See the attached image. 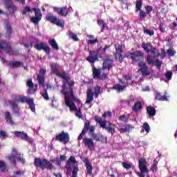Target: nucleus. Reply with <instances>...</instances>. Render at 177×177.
<instances>
[{"instance_id": "nucleus-1", "label": "nucleus", "mask_w": 177, "mask_h": 177, "mask_svg": "<svg viewBox=\"0 0 177 177\" xmlns=\"http://www.w3.org/2000/svg\"><path fill=\"white\" fill-rule=\"evenodd\" d=\"M145 57V53L140 50H136L134 52H131V59L133 63L138 62L139 70L143 77H149L151 74V71L149 70V66L146 62H144L143 60Z\"/></svg>"}, {"instance_id": "nucleus-2", "label": "nucleus", "mask_w": 177, "mask_h": 177, "mask_svg": "<svg viewBox=\"0 0 177 177\" xmlns=\"http://www.w3.org/2000/svg\"><path fill=\"white\" fill-rule=\"evenodd\" d=\"M70 79H68V81H66L68 88H67V86H66V84L64 83L62 86V90L61 91V93L64 95V96H70L72 97L73 100L75 101L76 103H81V100L78 99L77 97H75L74 95V88L73 86H74V81H69Z\"/></svg>"}, {"instance_id": "nucleus-3", "label": "nucleus", "mask_w": 177, "mask_h": 177, "mask_svg": "<svg viewBox=\"0 0 177 177\" xmlns=\"http://www.w3.org/2000/svg\"><path fill=\"white\" fill-rule=\"evenodd\" d=\"M34 165L37 168H40V169H45L47 168L48 169H53L54 167L50 162L48 160L40 158H35L34 159Z\"/></svg>"}, {"instance_id": "nucleus-4", "label": "nucleus", "mask_w": 177, "mask_h": 177, "mask_svg": "<svg viewBox=\"0 0 177 177\" xmlns=\"http://www.w3.org/2000/svg\"><path fill=\"white\" fill-rule=\"evenodd\" d=\"M46 20L51 23V24H55V26L61 27L62 28H64V21L57 18V17L53 15L52 13L47 14Z\"/></svg>"}, {"instance_id": "nucleus-5", "label": "nucleus", "mask_w": 177, "mask_h": 177, "mask_svg": "<svg viewBox=\"0 0 177 177\" xmlns=\"http://www.w3.org/2000/svg\"><path fill=\"white\" fill-rule=\"evenodd\" d=\"M149 53L151 55H148L146 58V62L149 66H154L156 63L154 62V59L160 56V51L156 47H153L152 49L149 51Z\"/></svg>"}, {"instance_id": "nucleus-6", "label": "nucleus", "mask_w": 177, "mask_h": 177, "mask_svg": "<svg viewBox=\"0 0 177 177\" xmlns=\"http://www.w3.org/2000/svg\"><path fill=\"white\" fill-rule=\"evenodd\" d=\"M89 56L86 57V60L91 64L99 62V59H103V56L101 54H97V51L93 50H88Z\"/></svg>"}, {"instance_id": "nucleus-7", "label": "nucleus", "mask_w": 177, "mask_h": 177, "mask_svg": "<svg viewBox=\"0 0 177 177\" xmlns=\"http://www.w3.org/2000/svg\"><path fill=\"white\" fill-rule=\"evenodd\" d=\"M95 126L91 125V121L85 120L83 130L82 131V133L79 135L77 140H82V139L84 138V135H86V132H93Z\"/></svg>"}, {"instance_id": "nucleus-8", "label": "nucleus", "mask_w": 177, "mask_h": 177, "mask_svg": "<svg viewBox=\"0 0 177 177\" xmlns=\"http://www.w3.org/2000/svg\"><path fill=\"white\" fill-rule=\"evenodd\" d=\"M147 162H146V159L140 158L138 161V168L140 171V173L138 174L139 177H145V174H149V169L147 168Z\"/></svg>"}, {"instance_id": "nucleus-9", "label": "nucleus", "mask_w": 177, "mask_h": 177, "mask_svg": "<svg viewBox=\"0 0 177 177\" xmlns=\"http://www.w3.org/2000/svg\"><path fill=\"white\" fill-rule=\"evenodd\" d=\"M53 140H57L64 145H67V143L70 142V135H68V133H66L62 131L60 133L57 134Z\"/></svg>"}, {"instance_id": "nucleus-10", "label": "nucleus", "mask_w": 177, "mask_h": 177, "mask_svg": "<svg viewBox=\"0 0 177 177\" xmlns=\"http://www.w3.org/2000/svg\"><path fill=\"white\" fill-rule=\"evenodd\" d=\"M51 73L57 75V77H59L60 78H62V80H64L65 81H68V80H70V76H68V73H59V68H57V64H53L51 65Z\"/></svg>"}, {"instance_id": "nucleus-11", "label": "nucleus", "mask_w": 177, "mask_h": 177, "mask_svg": "<svg viewBox=\"0 0 177 177\" xmlns=\"http://www.w3.org/2000/svg\"><path fill=\"white\" fill-rule=\"evenodd\" d=\"M96 127L94 126L93 132L88 131V135H91L93 138V140H95V142H101V143H107V137L100 134V133H95V129Z\"/></svg>"}, {"instance_id": "nucleus-12", "label": "nucleus", "mask_w": 177, "mask_h": 177, "mask_svg": "<svg viewBox=\"0 0 177 177\" xmlns=\"http://www.w3.org/2000/svg\"><path fill=\"white\" fill-rule=\"evenodd\" d=\"M23 102V95L15 96L14 101H10L9 103L12 107V111L17 115H19V106H17V103H21Z\"/></svg>"}, {"instance_id": "nucleus-13", "label": "nucleus", "mask_w": 177, "mask_h": 177, "mask_svg": "<svg viewBox=\"0 0 177 177\" xmlns=\"http://www.w3.org/2000/svg\"><path fill=\"white\" fill-rule=\"evenodd\" d=\"M45 75H46V69L41 68L37 75V81L39 86L45 88Z\"/></svg>"}, {"instance_id": "nucleus-14", "label": "nucleus", "mask_w": 177, "mask_h": 177, "mask_svg": "<svg viewBox=\"0 0 177 177\" xmlns=\"http://www.w3.org/2000/svg\"><path fill=\"white\" fill-rule=\"evenodd\" d=\"M26 86H28V95H34L38 89V84H34L32 79H28L26 81Z\"/></svg>"}, {"instance_id": "nucleus-15", "label": "nucleus", "mask_w": 177, "mask_h": 177, "mask_svg": "<svg viewBox=\"0 0 177 177\" xmlns=\"http://www.w3.org/2000/svg\"><path fill=\"white\" fill-rule=\"evenodd\" d=\"M0 50H6L8 55H14L12 46L5 40L0 42Z\"/></svg>"}, {"instance_id": "nucleus-16", "label": "nucleus", "mask_w": 177, "mask_h": 177, "mask_svg": "<svg viewBox=\"0 0 177 177\" xmlns=\"http://www.w3.org/2000/svg\"><path fill=\"white\" fill-rule=\"evenodd\" d=\"M32 10L35 12V17H32L30 19V21L34 24H38L39 21H41V19H42V13L41 12V10L34 8H32Z\"/></svg>"}, {"instance_id": "nucleus-17", "label": "nucleus", "mask_w": 177, "mask_h": 177, "mask_svg": "<svg viewBox=\"0 0 177 177\" xmlns=\"http://www.w3.org/2000/svg\"><path fill=\"white\" fill-rule=\"evenodd\" d=\"M113 59L110 58L109 56H106L105 59H103L102 71L108 70L110 71V69L113 68Z\"/></svg>"}, {"instance_id": "nucleus-18", "label": "nucleus", "mask_w": 177, "mask_h": 177, "mask_svg": "<svg viewBox=\"0 0 177 177\" xmlns=\"http://www.w3.org/2000/svg\"><path fill=\"white\" fill-rule=\"evenodd\" d=\"M53 11L57 13V15H59V16H64L65 17L68 15V13L70 12V9L67 8V6L65 7H53Z\"/></svg>"}, {"instance_id": "nucleus-19", "label": "nucleus", "mask_w": 177, "mask_h": 177, "mask_svg": "<svg viewBox=\"0 0 177 177\" xmlns=\"http://www.w3.org/2000/svg\"><path fill=\"white\" fill-rule=\"evenodd\" d=\"M23 103H26L28 105V108L32 113H35V103H34V98L30 97H23Z\"/></svg>"}, {"instance_id": "nucleus-20", "label": "nucleus", "mask_w": 177, "mask_h": 177, "mask_svg": "<svg viewBox=\"0 0 177 177\" xmlns=\"http://www.w3.org/2000/svg\"><path fill=\"white\" fill-rule=\"evenodd\" d=\"M37 50H44L46 55H50V48L45 43L37 44L34 46Z\"/></svg>"}, {"instance_id": "nucleus-21", "label": "nucleus", "mask_w": 177, "mask_h": 177, "mask_svg": "<svg viewBox=\"0 0 177 177\" xmlns=\"http://www.w3.org/2000/svg\"><path fill=\"white\" fill-rule=\"evenodd\" d=\"M155 99L156 100H159L160 102H168L169 97V95L167 92L165 93L163 95H162L161 93L158 91H155L154 93Z\"/></svg>"}, {"instance_id": "nucleus-22", "label": "nucleus", "mask_w": 177, "mask_h": 177, "mask_svg": "<svg viewBox=\"0 0 177 177\" xmlns=\"http://www.w3.org/2000/svg\"><path fill=\"white\" fill-rule=\"evenodd\" d=\"M65 104L69 107L71 111H75L77 110V106L73 101H71L70 95H65Z\"/></svg>"}, {"instance_id": "nucleus-23", "label": "nucleus", "mask_w": 177, "mask_h": 177, "mask_svg": "<svg viewBox=\"0 0 177 177\" xmlns=\"http://www.w3.org/2000/svg\"><path fill=\"white\" fill-rule=\"evenodd\" d=\"M83 143L84 146L87 147L89 150H93V149H95V142H93V139L92 138H84Z\"/></svg>"}, {"instance_id": "nucleus-24", "label": "nucleus", "mask_w": 177, "mask_h": 177, "mask_svg": "<svg viewBox=\"0 0 177 177\" xmlns=\"http://www.w3.org/2000/svg\"><path fill=\"white\" fill-rule=\"evenodd\" d=\"M82 160L83 162L85 163V167L87 170V174L88 175H92V171H93V167H92V164L91 163V162H89V159L85 157V158H83Z\"/></svg>"}, {"instance_id": "nucleus-25", "label": "nucleus", "mask_w": 177, "mask_h": 177, "mask_svg": "<svg viewBox=\"0 0 177 177\" xmlns=\"http://www.w3.org/2000/svg\"><path fill=\"white\" fill-rule=\"evenodd\" d=\"M9 161L12 162V164L16 165V161H21V157L20 154L16 153L15 154H12L8 157Z\"/></svg>"}, {"instance_id": "nucleus-26", "label": "nucleus", "mask_w": 177, "mask_h": 177, "mask_svg": "<svg viewBox=\"0 0 177 177\" xmlns=\"http://www.w3.org/2000/svg\"><path fill=\"white\" fill-rule=\"evenodd\" d=\"M123 127L124 128H120L118 129L119 132L121 133H126V132H131L132 129H133L135 127L129 124H124Z\"/></svg>"}, {"instance_id": "nucleus-27", "label": "nucleus", "mask_w": 177, "mask_h": 177, "mask_svg": "<svg viewBox=\"0 0 177 177\" xmlns=\"http://www.w3.org/2000/svg\"><path fill=\"white\" fill-rule=\"evenodd\" d=\"M93 102V92L92 88H88L87 90V99L86 100V104H91Z\"/></svg>"}, {"instance_id": "nucleus-28", "label": "nucleus", "mask_w": 177, "mask_h": 177, "mask_svg": "<svg viewBox=\"0 0 177 177\" xmlns=\"http://www.w3.org/2000/svg\"><path fill=\"white\" fill-rule=\"evenodd\" d=\"M5 5L6 6V9L9 10L11 9L12 13H14V12L16 10V6L13 5V3H12L11 0H4Z\"/></svg>"}, {"instance_id": "nucleus-29", "label": "nucleus", "mask_w": 177, "mask_h": 177, "mask_svg": "<svg viewBox=\"0 0 177 177\" xmlns=\"http://www.w3.org/2000/svg\"><path fill=\"white\" fill-rule=\"evenodd\" d=\"M126 88V86H122L120 84H116L111 87V89H113L114 91H117L118 93H120L121 92H124Z\"/></svg>"}, {"instance_id": "nucleus-30", "label": "nucleus", "mask_w": 177, "mask_h": 177, "mask_svg": "<svg viewBox=\"0 0 177 177\" xmlns=\"http://www.w3.org/2000/svg\"><path fill=\"white\" fill-rule=\"evenodd\" d=\"M141 48L144 49L145 52L147 53H150V51L153 49V45L151 43H142L141 44Z\"/></svg>"}, {"instance_id": "nucleus-31", "label": "nucleus", "mask_w": 177, "mask_h": 177, "mask_svg": "<svg viewBox=\"0 0 177 177\" xmlns=\"http://www.w3.org/2000/svg\"><path fill=\"white\" fill-rule=\"evenodd\" d=\"M109 73H110L109 70H102L98 80H101L102 81L107 80L109 78Z\"/></svg>"}, {"instance_id": "nucleus-32", "label": "nucleus", "mask_w": 177, "mask_h": 177, "mask_svg": "<svg viewBox=\"0 0 177 177\" xmlns=\"http://www.w3.org/2000/svg\"><path fill=\"white\" fill-rule=\"evenodd\" d=\"M147 113H148V115L149 117H154L157 113V111L156 109L151 106H149L147 107Z\"/></svg>"}, {"instance_id": "nucleus-33", "label": "nucleus", "mask_w": 177, "mask_h": 177, "mask_svg": "<svg viewBox=\"0 0 177 177\" xmlns=\"http://www.w3.org/2000/svg\"><path fill=\"white\" fill-rule=\"evenodd\" d=\"M4 118L7 124H10V125H15V122H13V119H12V115H10V112H6Z\"/></svg>"}, {"instance_id": "nucleus-34", "label": "nucleus", "mask_w": 177, "mask_h": 177, "mask_svg": "<svg viewBox=\"0 0 177 177\" xmlns=\"http://www.w3.org/2000/svg\"><path fill=\"white\" fill-rule=\"evenodd\" d=\"M143 109V105H142V102L140 101H138L134 104V106H133V111L134 113H138V111H140Z\"/></svg>"}, {"instance_id": "nucleus-35", "label": "nucleus", "mask_w": 177, "mask_h": 177, "mask_svg": "<svg viewBox=\"0 0 177 177\" xmlns=\"http://www.w3.org/2000/svg\"><path fill=\"white\" fill-rule=\"evenodd\" d=\"M48 44L51 46L53 49H55V50H59V45L57 44L55 39H50L48 40Z\"/></svg>"}, {"instance_id": "nucleus-36", "label": "nucleus", "mask_w": 177, "mask_h": 177, "mask_svg": "<svg viewBox=\"0 0 177 177\" xmlns=\"http://www.w3.org/2000/svg\"><path fill=\"white\" fill-rule=\"evenodd\" d=\"M67 35L68 36L70 39H73V41H74L75 42H78V41H80L78 36H77V35L75 34L74 32L71 30H68Z\"/></svg>"}, {"instance_id": "nucleus-37", "label": "nucleus", "mask_w": 177, "mask_h": 177, "mask_svg": "<svg viewBox=\"0 0 177 177\" xmlns=\"http://www.w3.org/2000/svg\"><path fill=\"white\" fill-rule=\"evenodd\" d=\"M102 71H100V68H97L95 66L93 67V78H97V80H99L100 77V73Z\"/></svg>"}, {"instance_id": "nucleus-38", "label": "nucleus", "mask_w": 177, "mask_h": 177, "mask_svg": "<svg viewBox=\"0 0 177 177\" xmlns=\"http://www.w3.org/2000/svg\"><path fill=\"white\" fill-rule=\"evenodd\" d=\"M76 162L77 161L75 160V158L74 156H70L69 159L66 161L65 168L68 169L70 168V164H75Z\"/></svg>"}, {"instance_id": "nucleus-39", "label": "nucleus", "mask_w": 177, "mask_h": 177, "mask_svg": "<svg viewBox=\"0 0 177 177\" xmlns=\"http://www.w3.org/2000/svg\"><path fill=\"white\" fill-rule=\"evenodd\" d=\"M6 29V35L10 36L12 35V25L10 23L7 21L5 22Z\"/></svg>"}, {"instance_id": "nucleus-40", "label": "nucleus", "mask_w": 177, "mask_h": 177, "mask_svg": "<svg viewBox=\"0 0 177 177\" xmlns=\"http://www.w3.org/2000/svg\"><path fill=\"white\" fill-rule=\"evenodd\" d=\"M115 53L114 55H117L120 53H124V50L122 49V44H118V46H115Z\"/></svg>"}, {"instance_id": "nucleus-41", "label": "nucleus", "mask_w": 177, "mask_h": 177, "mask_svg": "<svg viewBox=\"0 0 177 177\" xmlns=\"http://www.w3.org/2000/svg\"><path fill=\"white\" fill-rule=\"evenodd\" d=\"M23 139L24 140H26V142H28V143H30V144L34 143V139H32V138L30 137L26 133H23Z\"/></svg>"}, {"instance_id": "nucleus-42", "label": "nucleus", "mask_w": 177, "mask_h": 177, "mask_svg": "<svg viewBox=\"0 0 177 177\" xmlns=\"http://www.w3.org/2000/svg\"><path fill=\"white\" fill-rule=\"evenodd\" d=\"M105 129L109 132V133H111L112 136L115 133V128L111 123H109V126L106 127Z\"/></svg>"}, {"instance_id": "nucleus-43", "label": "nucleus", "mask_w": 177, "mask_h": 177, "mask_svg": "<svg viewBox=\"0 0 177 177\" xmlns=\"http://www.w3.org/2000/svg\"><path fill=\"white\" fill-rule=\"evenodd\" d=\"M158 161H157V160H153V165L151 166V171H152V172H157V171H158Z\"/></svg>"}, {"instance_id": "nucleus-44", "label": "nucleus", "mask_w": 177, "mask_h": 177, "mask_svg": "<svg viewBox=\"0 0 177 177\" xmlns=\"http://www.w3.org/2000/svg\"><path fill=\"white\" fill-rule=\"evenodd\" d=\"M9 66L10 67H13L14 68H16L20 67L21 66V62H20L19 61L10 62L9 63Z\"/></svg>"}, {"instance_id": "nucleus-45", "label": "nucleus", "mask_w": 177, "mask_h": 177, "mask_svg": "<svg viewBox=\"0 0 177 177\" xmlns=\"http://www.w3.org/2000/svg\"><path fill=\"white\" fill-rule=\"evenodd\" d=\"M142 0H139L136 1V12H139L140 10H142Z\"/></svg>"}, {"instance_id": "nucleus-46", "label": "nucleus", "mask_w": 177, "mask_h": 177, "mask_svg": "<svg viewBox=\"0 0 177 177\" xmlns=\"http://www.w3.org/2000/svg\"><path fill=\"white\" fill-rule=\"evenodd\" d=\"M0 171H1V172L8 171V169L6 168V165L5 164L4 162H2L1 160H0Z\"/></svg>"}, {"instance_id": "nucleus-47", "label": "nucleus", "mask_w": 177, "mask_h": 177, "mask_svg": "<svg viewBox=\"0 0 177 177\" xmlns=\"http://www.w3.org/2000/svg\"><path fill=\"white\" fill-rule=\"evenodd\" d=\"M119 121H123V122H127L128 120H129V115H123L118 117Z\"/></svg>"}, {"instance_id": "nucleus-48", "label": "nucleus", "mask_w": 177, "mask_h": 177, "mask_svg": "<svg viewBox=\"0 0 177 177\" xmlns=\"http://www.w3.org/2000/svg\"><path fill=\"white\" fill-rule=\"evenodd\" d=\"M172 75H173V73H172V71H167L165 74V77L166 80H167L168 81H171V80H172Z\"/></svg>"}, {"instance_id": "nucleus-49", "label": "nucleus", "mask_w": 177, "mask_h": 177, "mask_svg": "<svg viewBox=\"0 0 177 177\" xmlns=\"http://www.w3.org/2000/svg\"><path fill=\"white\" fill-rule=\"evenodd\" d=\"M114 57L115 59H118V61L120 62V63H122L124 62V55H122V53H119V54H117L115 55V54H114Z\"/></svg>"}, {"instance_id": "nucleus-50", "label": "nucleus", "mask_w": 177, "mask_h": 177, "mask_svg": "<svg viewBox=\"0 0 177 177\" xmlns=\"http://www.w3.org/2000/svg\"><path fill=\"white\" fill-rule=\"evenodd\" d=\"M167 53L169 57H172V56H175L176 51L174 48H169L167 50Z\"/></svg>"}, {"instance_id": "nucleus-51", "label": "nucleus", "mask_w": 177, "mask_h": 177, "mask_svg": "<svg viewBox=\"0 0 177 177\" xmlns=\"http://www.w3.org/2000/svg\"><path fill=\"white\" fill-rule=\"evenodd\" d=\"M139 13V17L140 20H143L145 19H146V16H147V13L145 11H143V10H140Z\"/></svg>"}, {"instance_id": "nucleus-52", "label": "nucleus", "mask_w": 177, "mask_h": 177, "mask_svg": "<svg viewBox=\"0 0 177 177\" xmlns=\"http://www.w3.org/2000/svg\"><path fill=\"white\" fill-rule=\"evenodd\" d=\"M78 165H76L73 167V169L72 171V176L71 177H77V175H78Z\"/></svg>"}, {"instance_id": "nucleus-53", "label": "nucleus", "mask_w": 177, "mask_h": 177, "mask_svg": "<svg viewBox=\"0 0 177 177\" xmlns=\"http://www.w3.org/2000/svg\"><path fill=\"white\" fill-rule=\"evenodd\" d=\"M42 97L45 100H49V95L48 94V89L44 88L43 90Z\"/></svg>"}, {"instance_id": "nucleus-54", "label": "nucleus", "mask_w": 177, "mask_h": 177, "mask_svg": "<svg viewBox=\"0 0 177 177\" xmlns=\"http://www.w3.org/2000/svg\"><path fill=\"white\" fill-rule=\"evenodd\" d=\"M95 97H99V95L100 93H102V91H101V87L100 86H97L95 89Z\"/></svg>"}, {"instance_id": "nucleus-55", "label": "nucleus", "mask_w": 177, "mask_h": 177, "mask_svg": "<svg viewBox=\"0 0 177 177\" xmlns=\"http://www.w3.org/2000/svg\"><path fill=\"white\" fill-rule=\"evenodd\" d=\"M122 165L124 168V169H131V168H132V163H128L127 162H123L122 163Z\"/></svg>"}, {"instance_id": "nucleus-56", "label": "nucleus", "mask_w": 177, "mask_h": 177, "mask_svg": "<svg viewBox=\"0 0 177 177\" xmlns=\"http://www.w3.org/2000/svg\"><path fill=\"white\" fill-rule=\"evenodd\" d=\"M167 27V25H165V24L161 22L159 25V31H160V32H165V28Z\"/></svg>"}, {"instance_id": "nucleus-57", "label": "nucleus", "mask_w": 177, "mask_h": 177, "mask_svg": "<svg viewBox=\"0 0 177 177\" xmlns=\"http://www.w3.org/2000/svg\"><path fill=\"white\" fill-rule=\"evenodd\" d=\"M154 66H156L157 68H161V66H162V61H160L158 59H156L154 62Z\"/></svg>"}, {"instance_id": "nucleus-58", "label": "nucleus", "mask_w": 177, "mask_h": 177, "mask_svg": "<svg viewBox=\"0 0 177 177\" xmlns=\"http://www.w3.org/2000/svg\"><path fill=\"white\" fill-rule=\"evenodd\" d=\"M143 129L147 132V133H149L150 132V125H149V123L145 122L142 126Z\"/></svg>"}, {"instance_id": "nucleus-59", "label": "nucleus", "mask_w": 177, "mask_h": 177, "mask_svg": "<svg viewBox=\"0 0 177 177\" xmlns=\"http://www.w3.org/2000/svg\"><path fill=\"white\" fill-rule=\"evenodd\" d=\"M145 10H146V13L147 15H149L150 13H151V12H153V7L151 6H147L145 7Z\"/></svg>"}, {"instance_id": "nucleus-60", "label": "nucleus", "mask_w": 177, "mask_h": 177, "mask_svg": "<svg viewBox=\"0 0 177 177\" xmlns=\"http://www.w3.org/2000/svg\"><path fill=\"white\" fill-rule=\"evenodd\" d=\"M144 32L145 34H147V35H150L151 37V35H154V30H151L149 29H144Z\"/></svg>"}, {"instance_id": "nucleus-61", "label": "nucleus", "mask_w": 177, "mask_h": 177, "mask_svg": "<svg viewBox=\"0 0 177 177\" xmlns=\"http://www.w3.org/2000/svg\"><path fill=\"white\" fill-rule=\"evenodd\" d=\"M75 115L78 117V118H82V113L81 112V109H77Z\"/></svg>"}, {"instance_id": "nucleus-62", "label": "nucleus", "mask_w": 177, "mask_h": 177, "mask_svg": "<svg viewBox=\"0 0 177 177\" xmlns=\"http://www.w3.org/2000/svg\"><path fill=\"white\" fill-rule=\"evenodd\" d=\"M30 12H32V10H31V8L29 6H26L23 11V15H26L27 12L30 13Z\"/></svg>"}, {"instance_id": "nucleus-63", "label": "nucleus", "mask_w": 177, "mask_h": 177, "mask_svg": "<svg viewBox=\"0 0 177 177\" xmlns=\"http://www.w3.org/2000/svg\"><path fill=\"white\" fill-rule=\"evenodd\" d=\"M102 117L104 118H106V117H111V111H106L102 114Z\"/></svg>"}, {"instance_id": "nucleus-64", "label": "nucleus", "mask_w": 177, "mask_h": 177, "mask_svg": "<svg viewBox=\"0 0 177 177\" xmlns=\"http://www.w3.org/2000/svg\"><path fill=\"white\" fill-rule=\"evenodd\" d=\"M104 30H109V26H107V24L106 22L104 23V24L102 25L101 31L102 32H103Z\"/></svg>"}]
</instances>
